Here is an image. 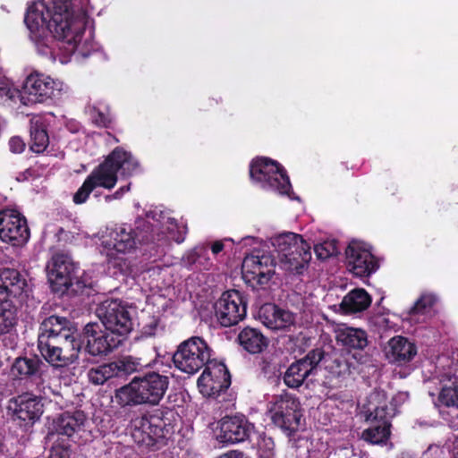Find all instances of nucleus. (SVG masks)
I'll list each match as a JSON object with an SVG mask.
<instances>
[{"label": "nucleus", "instance_id": "29", "mask_svg": "<svg viewBox=\"0 0 458 458\" xmlns=\"http://www.w3.org/2000/svg\"><path fill=\"white\" fill-rule=\"evenodd\" d=\"M259 316L262 323L270 329L281 330L293 323L292 312L272 303L261 306Z\"/></svg>", "mask_w": 458, "mask_h": 458}, {"label": "nucleus", "instance_id": "2", "mask_svg": "<svg viewBox=\"0 0 458 458\" xmlns=\"http://www.w3.org/2000/svg\"><path fill=\"white\" fill-rule=\"evenodd\" d=\"M140 168L138 160L122 147L114 148L93 171L87 176L82 185L73 195V202L77 205L87 201L89 194L97 188L113 189L117 181V173L130 177Z\"/></svg>", "mask_w": 458, "mask_h": 458}, {"label": "nucleus", "instance_id": "12", "mask_svg": "<svg viewBox=\"0 0 458 458\" xmlns=\"http://www.w3.org/2000/svg\"><path fill=\"white\" fill-rule=\"evenodd\" d=\"M75 336H38V350L52 367L65 368L78 358L75 352Z\"/></svg>", "mask_w": 458, "mask_h": 458}, {"label": "nucleus", "instance_id": "11", "mask_svg": "<svg viewBox=\"0 0 458 458\" xmlns=\"http://www.w3.org/2000/svg\"><path fill=\"white\" fill-rule=\"evenodd\" d=\"M63 86L62 81L54 80L43 72L33 71L23 82L21 104L31 106L59 98Z\"/></svg>", "mask_w": 458, "mask_h": 458}, {"label": "nucleus", "instance_id": "9", "mask_svg": "<svg viewBox=\"0 0 458 458\" xmlns=\"http://www.w3.org/2000/svg\"><path fill=\"white\" fill-rule=\"evenodd\" d=\"M250 176L267 191L289 195L292 190L290 178L284 167L268 157L253 159L250 165Z\"/></svg>", "mask_w": 458, "mask_h": 458}, {"label": "nucleus", "instance_id": "40", "mask_svg": "<svg viewBox=\"0 0 458 458\" xmlns=\"http://www.w3.org/2000/svg\"><path fill=\"white\" fill-rule=\"evenodd\" d=\"M22 90L16 89L6 78H0V103L9 106L21 103Z\"/></svg>", "mask_w": 458, "mask_h": 458}, {"label": "nucleus", "instance_id": "30", "mask_svg": "<svg viewBox=\"0 0 458 458\" xmlns=\"http://www.w3.org/2000/svg\"><path fill=\"white\" fill-rule=\"evenodd\" d=\"M76 327L74 323L66 317L51 315L42 320L39 325L38 336L54 337L75 336Z\"/></svg>", "mask_w": 458, "mask_h": 458}, {"label": "nucleus", "instance_id": "43", "mask_svg": "<svg viewBox=\"0 0 458 458\" xmlns=\"http://www.w3.org/2000/svg\"><path fill=\"white\" fill-rule=\"evenodd\" d=\"M208 250L205 248L194 249L186 258V263L189 266H196L199 269L209 268L211 263L208 260Z\"/></svg>", "mask_w": 458, "mask_h": 458}, {"label": "nucleus", "instance_id": "41", "mask_svg": "<svg viewBox=\"0 0 458 458\" xmlns=\"http://www.w3.org/2000/svg\"><path fill=\"white\" fill-rule=\"evenodd\" d=\"M327 352L323 348L317 347L308 352V353L301 359L298 360L309 370L310 375L313 370L317 369L318 365L321 362L324 365V360Z\"/></svg>", "mask_w": 458, "mask_h": 458}, {"label": "nucleus", "instance_id": "21", "mask_svg": "<svg viewBox=\"0 0 458 458\" xmlns=\"http://www.w3.org/2000/svg\"><path fill=\"white\" fill-rule=\"evenodd\" d=\"M30 236L26 217L13 208L0 209V239L13 246H22Z\"/></svg>", "mask_w": 458, "mask_h": 458}, {"label": "nucleus", "instance_id": "25", "mask_svg": "<svg viewBox=\"0 0 458 458\" xmlns=\"http://www.w3.org/2000/svg\"><path fill=\"white\" fill-rule=\"evenodd\" d=\"M87 420V416L83 411L76 410L74 411H64L61 413L53 423L55 432L50 435H56L57 437L70 438L77 432L81 431Z\"/></svg>", "mask_w": 458, "mask_h": 458}, {"label": "nucleus", "instance_id": "45", "mask_svg": "<svg viewBox=\"0 0 458 458\" xmlns=\"http://www.w3.org/2000/svg\"><path fill=\"white\" fill-rule=\"evenodd\" d=\"M89 116L92 123L98 128H109L112 118L109 112L100 110L97 106L89 107Z\"/></svg>", "mask_w": 458, "mask_h": 458}, {"label": "nucleus", "instance_id": "54", "mask_svg": "<svg viewBox=\"0 0 458 458\" xmlns=\"http://www.w3.org/2000/svg\"><path fill=\"white\" fill-rule=\"evenodd\" d=\"M184 235H179L176 239H175V242H178V243H181L184 241Z\"/></svg>", "mask_w": 458, "mask_h": 458}, {"label": "nucleus", "instance_id": "51", "mask_svg": "<svg viewBox=\"0 0 458 458\" xmlns=\"http://www.w3.org/2000/svg\"><path fill=\"white\" fill-rule=\"evenodd\" d=\"M130 186H131V184L129 183L127 185L120 187L113 195L106 196V199L111 200V199H121L125 192L130 191Z\"/></svg>", "mask_w": 458, "mask_h": 458}, {"label": "nucleus", "instance_id": "53", "mask_svg": "<svg viewBox=\"0 0 458 458\" xmlns=\"http://www.w3.org/2000/svg\"><path fill=\"white\" fill-rule=\"evenodd\" d=\"M224 248H225V245H224L223 242L216 241L211 245V251L213 254L216 255V254L220 253L224 250Z\"/></svg>", "mask_w": 458, "mask_h": 458}, {"label": "nucleus", "instance_id": "35", "mask_svg": "<svg viewBox=\"0 0 458 458\" xmlns=\"http://www.w3.org/2000/svg\"><path fill=\"white\" fill-rule=\"evenodd\" d=\"M371 301V297L366 290L355 288L343 298L340 308L345 314H353L366 310Z\"/></svg>", "mask_w": 458, "mask_h": 458}, {"label": "nucleus", "instance_id": "7", "mask_svg": "<svg viewBox=\"0 0 458 458\" xmlns=\"http://www.w3.org/2000/svg\"><path fill=\"white\" fill-rule=\"evenodd\" d=\"M213 353L212 348L204 338L191 336L177 345L172 360L178 370L193 375L215 360L212 358Z\"/></svg>", "mask_w": 458, "mask_h": 458}, {"label": "nucleus", "instance_id": "28", "mask_svg": "<svg viewBox=\"0 0 458 458\" xmlns=\"http://www.w3.org/2000/svg\"><path fill=\"white\" fill-rule=\"evenodd\" d=\"M240 348L249 354L262 353L269 344V339L260 329L251 327H243L236 337Z\"/></svg>", "mask_w": 458, "mask_h": 458}, {"label": "nucleus", "instance_id": "23", "mask_svg": "<svg viewBox=\"0 0 458 458\" xmlns=\"http://www.w3.org/2000/svg\"><path fill=\"white\" fill-rule=\"evenodd\" d=\"M442 419L454 430H458V381L444 385L437 396Z\"/></svg>", "mask_w": 458, "mask_h": 458}, {"label": "nucleus", "instance_id": "18", "mask_svg": "<svg viewBox=\"0 0 458 458\" xmlns=\"http://www.w3.org/2000/svg\"><path fill=\"white\" fill-rule=\"evenodd\" d=\"M153 232V226L150 224L145 225V230H140L138 233L134 232L131 225H122L110 233L108 244L117 252L130 251L135 248L137 242L140 245L149 246V249L145 250L157 251L159 244L154 242Z\"/></svg>", "mask_w": 458, "mask_h": 458}, {"label": "nucleus", "instance_id": "48", "mask_svg": "<svg viewBox=\"0 0 458 458\" xmlns=\"http://www.w3.org/2000/svg\"><path fill=\"white\" fill-rule=\"evenodd\" d=\"M26 144L22 138L13 136L9 140V148L13 153L21 154L24 151Z\"/></svg>", "mask_w": 458, "mask_h": 458}, {"label": "nucleus", "instance_id": "24", "mask_svg": "<svg viewBox=\"0 0 458 458\" xmlns=\"http://www.w3.org/2000/svg\"><path fill=\"white\" fill-rule=\"evenodd\" d=\"M353 359H357L356 356L349 352L331 349L327 352L324 369L332 378H346L354 369Z\"/></svg>", "mask_w": 458, "mask_h": 458}, {"label": "nucleus", "instance_id": "4", "mask_svg": "<svg viewBox=\"0 0 458 458\" xmlns=\"http://www.w3.org/2000/svg\"><path fill=\"white\" fill-rule=\"evenodd\" d=\"M31 292L19 270L0 268V335L10 333L18 321L16 302L24 301Z\"/></svg>", "mask_w": 458, "mask_h": 458}, {"label": "nucleus", "instance_id": "36", "mask_svg": "<svg viewBox=\"0 0 458 458\" xmlns=\"http://www.w3.org/2000/svg\"><path fill=\"white\" fill-rule=\"evenodd\" d=\"M372 424L362 432V438L374 445L385 444L390 437L391 423L389 419L369 420Z\"/></svg>", "mask_w": 458, "mask_h": 458}, {"label": "nucleus", "instance_id": "33", "mask_svg": "<svg viewBox=\"0 0 458 458\" xmlns=\"http://www.w3.org/2000/svg\"><path fill=\"white\" fill-rule=\"evenodd\" d=\"M287 358L280 351L267 352L258 362L260 372L268 379L280 377L282 369L285 368Z\"/></svg>", "mask_w": 458, "mask_h": 458}, {"label": "nucleus", "instance_id": "32", "mask_svg": "<svg viewBox=\"0 0 458 458\" xmlns=\"http://www.w3.org/2000/svg\"><path fill=\"white\" fill-rule=\"evenodd\" d=\"M30 149L36 154L44 153L49 145L48 124L42 118L30 121Z\"/></svg>", "mask_w": 458, "mask_h": 458}, {"label": "nucleus", "instance_id": "46", "mask_svg": "<svg viewBox=\"0 0 458 458\" xmlns=\"http://www.w3.org/2000/svg\"><path fill=\"white\" fill-rule=\"evenodd\" d=\"M435 299L432 295H421L409 310L410 316L426 313L427 310L433 307Z\"/></svg>", "mask_w": 458, "mask_h": 458}, {"label": "nucleus", "instance_id": "19", "mask_svg": "<svg viewBox=\"0 0 458 458\" xmlns=\"http://www.w3.org/2000/svg\"><path fill=\"white\" fill-rule=\"evenodd\" d=\"M231 383V374L227 367L216 359L205 367L197 380L200 394L205 397L214 399H217L225 394Z\"/></svg>", "mask_w": 458, "mask_h": 458}, {"label": "nucleus", "instance_id": "47", "mask_svg": "<svg viewBox=\"0 0 458 458\" xmlns=\"http://www.w3.org/2000/svg\"><path fill=\"white\" fill-rule=\"evenodd\" d=\"M259 458H274L275 457V443L272 437H264L259 443Z\"/></svg>", "mask_w": 458, "mask_h": 458}, {"label": "nucleus", "instance_id": "5", "mask_svg": "<svg viewBox=\"0 0 458 458\" xmlns=\"http://www.w3.org/2000/svg\"><path fill=\"white\" fill-rule=\"evenodd\" d=\"M177 412L169 407L162 406L149 413L131 420V437L139 445L152 447L174 432Z\"/></svg>", "mask_w": 458, "mask_h": 458}, {"label": "nucleus", "instance_id": "3", "mask_svg": "<svg viewBox=\"0 0 458 458\" xmlns=\"http://www.w3.org/2000/svg\"><path fill=\"white\" fill-rule=\"evenodd\" d=\"M169 384L167 376L148 370L135 376L128 384L115 389L114 399L122 408L157 406L163 400Z\"/></svg>", "mask_w": 458, "mask_h": 458}, {"label": "nucleus", "instance_id": "26", "mask_svg": "<svg viewBox=\"0 0 458 458\" xmlns=\"http://www.w3.org/2000/svg\"><path fill=\"white\" fill-rule=\"evenodd\" d=\"M44 366V362L38 355L31 357L20 356L13 360L10 373L13 379H40L43 375L42 367Z\"/></svg>", "mask_w": 458, "mask_h": 458}, {"label": "nucleus", "instance_id": "8", "mask_svg": "<svg viewBox=\"0 0 458 458\" xmlns=\"http://www.w3.org/2000/svg\"><path fill=\"white\" fill-rule=\"evenodd\" d=\"M273 244L285 269L292 274L301 275L311 259L310 245L302 236L285 233L277 236Z\"/></svg>", "mask_w": 458, "mask_h": 458}, {"label": "nucleus", "instance_id": "44", "mask_svg": "<svg viewBox=\"0 0 458 458\" xmlns=\"http://www.w3.org/2000/svg\"><path fill=\"white\" fill-rule=\"evenodd\" d=\"M314 251L317 258L321 260H326L330 257L336 256L339 253L337 242L335 240H332L316 244Z\"/></svg>", "mask_w": 458, "mask_h": 458}, {"label": "nucleus", "instance_id": "16", "mask_svg": "<svg viewBox=\"0 0 458 458\" xmlns=\"http://www.w3.org/2000/svg\"><path fill=\"white\" fill-rule=\"evenodd\" d=\"M276 264L274 257L269 252L255 249L243 259L242 276L249 283L263 286L275 275Z\"/></svg>", "mask_w": 458, "mask_h": 458}, {"label": "nucleus", "instance_id": "50", "mask_svg": "<svg viewBox=\"0 0 458 458\" xmlns=\"http://www.w3.org/2000/svg\"><path fill=\"white\" fill-rule=\"evenodd\" d=\"M158 320L155 318H152L150 322L143 327V333L148 336L155 335Z\"/></svg>", "mask_w": 458, "mask_h": 458}, {"label": "nucleus", "instance_id": "14", "mask_svg": "<svg viewBox=\"0 0 458 458\" xmlns=\"http://www.w3.org/2000/svg\"><path fill=\"white\" fill-rule=\"evenodd\" d=\"M255 425L242 413L225 415L216 422V439L223 445H236L249 441Z\"/></svg>", "mask_w": 458, "mask_h": 458}, {"label": "nucleus", "instance_id": "1", "mask_svg": "<svg viewBox=\"0 0 458 458\" xmlns=\"http://www.w3.org/2000/svg\"><path fill=\"white\" fill-rule=\"evenodd\" d=\"M89 16L81 9L74 11L72 0H43L27 8L24 23L37 52L55 60L63 41L74 52L83 38Z\"/></svg>", "mask_w": 458, "mask_h": 458}, {"label": "nucleus", "instance_id": "20", "mask_svg": "<svg viewBox=\"0 0 458 458\" xmlns=\"http://www.w3.org/2000/svg\"><path fill=\"white\" fill-rule=\"evenodd\" d=\"M81 342L85 345V351L92 356L107 355L123 344L118 336L106 328L102 330L97 322L85 325L81 334Z\"/></svg>", "mask_w": 458, "mask_h": 458}, {"label": "nucleus", "instance_id": "17", "mask_svg": "<svg viewBox=\"0 0 458 458\" xmlns=\"http://www.w3.org/2000/svg\"><path fill=\"white\" fill-rule=\"evenodd\" d=\"M346 267L356 277H369L378 267V260L372 254L371 247L358 240H352L345 249Z\"/></svg>", "mask_w": 458, "mask_h": 458}, {"label": "nucleus", "instance_id": "49", "mask_svg": "<svg viewBox=\"0 0 458 458\" xmlns=\"http://www.w3.org/2000/svg\"><path fill=\"white\" fill-rule=\"evenodd\" d=\"M216 458H250V456L242 450L233 449L220 454Z\"/></svg>", "mask_w": 458, "mask_h": 458}, {"label": "nucleus", "instance_id": "10", "mask_svg": "<svg viewBox=\"0 0 458 458\" xmlns=\"http://www.w3.org/2000/svg\"><path fill=\"white\" fill-rule=\"evenodd\" d=\"M270 412L273 423L287 437L299 431L304 421L299 399L286 392L275 396Z\"/></svg>", "mask_w": 458, "mask_h": 458}, {"label": "nucleus", "instance_id": "39", "mask_svg": "<svg viewBox=\"0 0 458 458\" xmlns=\"http://www.w3.org/2000/svg\"><path fill=\"white\" fill-rule=\"evenodd\" d=\"M113 363L114 366L116 367L114 369L116 377H128L133 373L140 372L145 367L141 363V360L140 358L133 356L122 357L118 360H113Z\"/></svg>", "mask_w": 458, "mask_h": 458}, {"label": "nucleus", "instance_id": "22", "mask_svg": "<svg viewBox=\"0 0 458 458\" xmlns=\"http://www.w3.org/2000/svg\"><path fill=\"white\" fill-rule=\"evenodd\" d=\"M7 413L20 426L32 425L43 414V403L40 398L26 393L9 400Z\"/></svg>", "mask_w": 458, "mask_h": 458}, {"label": "nucleus", "instance_id": "13", "mask_svg": "<svg viewBox=\"0 0 458 458\" xmlns=\"http://www.w3.org/2000/svg\"><path fill=\"white\" fill-rule=\"evenodd\" d=\"M102 325L123 343L132 330V319L127 308L118 300H106L96 310Z\"/></svg>", "mask_w": 458, "mask_h": 458}, {"label": "nucleus", "instance_id": "52", "mask_svg": "<svg viewBox=\"0 0 458 458\" xmlns=\"http://www.w3.org/2000/svg\"><path fill=\"white\" fill-rule=\"evenodd\" d=\"M220 102H221V99H217V98H208L204 103L203 110L208 111L210 108H213V107L216 106L217 105H219Z\"/></svg>", "mask_w": 458, "mask_h": 458}, {"label": "nucleus", "instance_id": "31", "mask_svg": "<svg viewBox=\"0 0 458 458\" xmlns=\"http://www.w3.org/2000/svg\"><path fill=\"white\" fill-rule=\"evenodd\" d=\"M338 344L343 345L346 352L352 350H363L369 344L366 331L360 328L344 327L336 331Z\"/></svg>", "mask_w": 458, "mask_h": 458}, {"label": "nucleus", "instance_id": "38", "mask_svg": "<svg viewBox=\"0 0 458 458\" xmlns=\"http://www.w3.org/2000/svg\"><path fill=\"white\" fill-rule=\"evenodd\" d=\"M113 361L91 367L87 373L89 381L95 386H100L108 380L116 377Z\"/></svg>", "mask_w": 458, "mask_h": 458}, {"label": "nucleus", "instance_id": "42", "mask_svg": "<svg viewBox=\"0 0 458 458\" xmlns=\"http://www.w3.org/2000/svg\"><path fill=\"white\" fill-rule=\"evenodd\" d=\"M71 440L58 437L49 451V458H71Z\"/></svg>", "mask_w": 458, "mask_h": 458}, {"label": "nucleus", "instance_id": "34", "mask_svg": "<svg viewBox=\"0 0 458 458\" xmlns=\"http://www.w3.org/2000/svg\"><path fill=\"white\" fill-rule=\"evenodd\" d=\"M364 409L367 413V420L388 419L389 411L386 393L381 389H374L368 396Z\"/></svg>", "mask_w": 458, "mask_h": 458}, {"label": "nucleus", "instance_id": "37", "mask_svg": "<svg viewBox=\"0 0 458 458\" xmlns=\"http://www.w3.org/2000/svg\"><path fill=\"white\" fill-rule=\"evenodd\" d=\"M310 375L309 370L298 360L293 362L283 375L284 383L293 389L302 386L305 379Z\"/></svg>", "mask_w": 458, "mask_h": 458}, {"label": "nucleus", "instance_id": "15", "mask_svg": "<svg viewBox=\"0 0 458 458\" xmlns=\"http://www.w3.org/2000/svg\"><path fill=\"white\" fill-rule=\"evenodd\" d=\"M217 322L224 327L237 325L247 314V300L238 290H227L214 303Z\"/></svg>", "mask_w": 458, "mask_h": 458}, {"label": "nucleus", "instance_id": "6", "mask_svg": "<svg viewBox=\"0 0 458 458\" xmlns=\"http://www.w3.org/2000/svg\"><path fill=\"white\" fill-rule=\"evenodd\" d=\"M48 279L53 292L60 294H89L90 289L81 276L83 271L71 256L64 253L53 255L48 265Z\"/></svg>", "mask_w": 458, "mask_h": 458}, {"label": "nucleus", "instance_id": "27", "mask_svg": "<svg viewBox=\"0 0 458 458\" xmlns=\"http://www.w3.org/2000/svg\"><path fill=\"white\" fill-rule=\"evenodd\" d=\"M416 354V344L404 336H394L388 342L386 357L392 363L400 366L407 364L413 360Z\"/></svg>", "mask_w": 458, "mask_h": 458}]
</instances>
